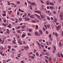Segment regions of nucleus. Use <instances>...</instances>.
Here are the masks:
<instances>
[{"instance_id":"nucleus-1","label":"nucleus","mask_w":63,"mask_h":63,"mask_svg":"<svg viewBox=\"0 0 63 63\" xmlns=\"http://www.w3.org/2000/svg\"><path fill=\"white\" fill-rule=\"evenodd\" d=\"M60 17L61 18V20H63V13L61 12L60 15Z\"/></svg>"},{"instance_id":"nucleus-2","label":"nucleus","mask_w":63,"mask_h":63,"mask_svg":"<svg viewBox=\"0 0 63 63\" xmlns=\"http://www.w3.org/2000/svg\"><path fill=\"white\" fill-rule=\"evenodd\" d=\"M22 41H21V39H18V43H19V45H22V44L21 43H22Z\"/></svg>"},{"instance_id":"nucleus-3","label":"nucleus","mask_w":63,"mask_h":63,"mask_svg":"<svg viewBox=\"0 0 63 63\" xmlns=\"http://www.w3.org/2000/svg\"><path fill=\"white\" fill-rule=\"evenodd\" d=\"M35 13H38V14H42L41 11L37 10L35 11Z\"/></svg>"},{"instance_id":"nucleus-4","label":"nucleus","mask_w":63,"mask_h":63,"mask_svg":"<svg viewBox=\"0 0 63 63\" xmlns=\"http://www.w3.org/2000/svg\"><path fill=\"white\" fill-rule=\"evenodd\" d=\"M60 27H61V26L60 25L59 26V25H58V26L56 27L57 30H59V29H60Z\"/></svg>"},{"instance_id":"nucleus-5","label":"nucleus","mask_w":63,"mask_h":63,"mask_svg":"<svg viewBox=\"0 0 63 63\" xmlns=\"http://www.w3.org/2000/svg\"><path fill=\"white\" fill-rule=\"evenodd\" d=\"M35 35L36 36H40V34L39 33L37 32H35Z\"/></svg>"},{"instance_id":"nucleus-6","label":"nucleus","mask_w":63,"mask_h":63,"mask_svg":"<svg viewBox=\"0 0 63 63\" xmlns=\"http://www.w3.org/2000/svg\"><path fill=\"white\" fill-rule=\"evenodd\" d=\"M31 5H32V6L33 5H34V6H36L35 3L34 2H33L31 4Z\"/></svg>"},{"instance_id":"nucleus-7","label":"nucleus","mask_w":63,"mask_h":63,"mask_svg":"<svg viewBox=\"0 0 63 63\" xmlns=\"http://www.w3.org/2000/svg\"><path fill=\"white\" fill-rule=\"evenodd\" d=\"M35 17V16L34 15L31 16H30V18H34Z\"/></svg>"},{"instance_id":"nucleus-8","label":"nucleus","mask_w":63,"mask_h":63,"mask_svg":"<svg viewBox=\"0 0 63 63\" xmlns=\"http://www.w3.org/2000/svg\"><path fill=\"white\" fill-rule=\"evenodd\" d=\"M39 32L41 34H43V32H42V31L41 30H39Z\"/></svg>"},{"instance_id":"nucleus-9","label":"nucleus","mask_w":63,"mask_h":63,"mask_svg":"<svg viewBox=\"0 0 63 63\" xmlns=\"http://www.w3.org/2000/svg\"><path fill=\"white\" fill-rule=\"evenodd\" d=\"M41 17L42 18V19H43L44 18V16L43 15H41Z\"/></svg>"},{"instance_id":"nucleus-10","label":"nucleus","mask_w":63,"mask_h":63,"mask_svg":"<svg viewBox=\"0 0 63 63\" xmlns=\"http://www.w3.org/2000/svg\"><path fill=\"white\" fill-rule=\"evenodd\" d=\"M46 54L47 55H48V56L49 55V53H48V52H47L46 53Z\"/></svg>"},{"instance_id":"nucleus-11","label":"nucleus","mask_w":63,"mask_h":63,"mask_svg":"<svg viewBox=\"0 0 63 63\" xmlns=\"http://www.w3.org/2000/svg\"><path fill=\"white\" fill-rule=\"evenodd\" d=\"M46 4H47V5H49L48 1H46Z\"/></svg>"},{"instance_id":"nucleus-12","label":"nucleus","mask_w":63,"mask_h":63,"mask_svg":"<svg viewBox=\"0 0 63 63\" xmlns=\"http://www.w3.org/2000/svg\"><path fill=\"white\" fill-rule=\"evenodd\" d=\"M25 27V25L24 26H22L21 27V28H22V29H24Z\"/></svg>"},{"instance_id":"nucleus-13","label":"nucleus","mask_w":63,"mask_h":63,"mask_svg":"<svg viewBox=\"0 0 63 63\" xmlns=\"http://www.w3.org/2000/svg\"><path fill=\"white\" fill-rule=\"evenodd\" d=\"M8 12V13H9V14H12V10H11L9 11Z\"/></svg>"},{"instance_id":"nucleus-14","label":"nucleus","mask_w":63,"mask_h":63,"mask_svg":"<svg viewBox=\"0 0 63 63\" xmlns=\"http://www.w3.org/2000/svg\"><path fill=\"white\" fill-rule=\"evenodd\" d=\"M30 18H26L25 20V21H27V20H30Z\"/></svg>"},{"instance_id":"nucleus-15","label":"nucleus","mask_w":63,"mask_h":63,"mask_svg":"<svg viewBox=\"0 0 63 63\" xmlns=\"http://www.w3.org/2000/svg\"><path fill=\"white\" fill-rule=\"evenodd\" d=\"M50 4L51 5H54V4H53L52 2H50Z\"/></svg>"},{"instance_id":"nucleus-16","label":"nucleus","mask_w":63,"mask_h":63,"mask_svg":"<svg viewBox=\"0 0 63 63\" xmlns=\"http://www.w3.org/2000/svg\"><path fill=\"white\" fill-rule=\"evenodd\" d=\"M11 19L12 20V21H15V19L13 18H11Z\"/></svg>"},{"instance_id":"nucleus-17","label":"nucleus","mask_w":63,"mask_h":63,"mask_svg":"<svg viewBox=\"0 0 63 63\" xmlns=\"http://www.w3.org/2000/svg\"><path fill=\"white\" fill-rule=\"evenodd\" d=\"M36 43L38 45V46H40V45H40V44L39 43V42L38 41H37Z\"/></svg>"},{"instance_id":"nucleus-18","label":"nucleus","mask_w":63,"mask_h":63,"mask_svg":"<svg viewBox=\"0 0 63 63\" xmlns=\"http://www.w3.org/2000/svg\"><path fill=\"white\" fill-rule=\"evenodd\" d=\"M55 36H56V37H57L58 36V34L57 33H56L55 34Z\"/></svg>"},{"instance_id":"nucleus-19","label":"nucleus","mask_w":63,"mask_h":63,"mask_svg":"<svg viewBox=\"0 0 63 63\" xmlns=\"http://www.w3.org/2000/svg\"><path fill=\"white\" fill-rule=\"evenodd\" d=\"M30 7L31 10H32V7L31 5H30Z\"/></svg>"},{"instance_id":"nucleus-20","label":"nucleus","mask_w":63,"mask_h":63,"mask_svg":"<svg viewBox=\"0 0 63 63\" xmlns=\"http://www.w3.org/2000/svg\"><path fill=\"white\" fill-rule=\"evenodd\" d=\"M44 5H43L42 7V10H44Z\"/></svg>"},{"instance_id":"nucleus-21","label":"nucleus","mask_w":63,"mask_h":63,"mask_svg":"<svg viewBox=\"0 0 63 63\" xmlns=\"http://www.w3.org/2000/svg\"><path fill=\"white\" fill-rule=\"evenodd\" d=\"M25 36V34H23L22 36V37H23V38H24Z\"/></svg>"},{"instance_id":"nucleus-22","label":"nucleus","mask_w":63,"mask_h":63,"mask_svg":"<svg viewBox=\"0 0 63 63\" xmlns=\"http://www.w3.org/2000/svg\"><path fill=\"white\" fill-rule=\"evenodd\" d=\"M53 48H54L55 50H56V47H55V46H53Z\"/></svg>"},{"instance_id":"nucleus-23","label":"nucleus","mask_w":63,"mask_h":63,"mask_svg":"<svg viewBox=\"0 0 63 63\" xmlns=\"http://www.w3.org/2000/svg\"><path fill=\"white\" fill-rule=\"evenodd\" d=\"M3 48H4L2 47H0V49L1 50H3Z\"/></svg>"},{"instance_id":"nucleus-24","label":"nucleus","mask_w":63,"mask_h":63,"mask_svg":"<svg viewBox=\"0 0 63 63\" xmlns=\"http://www.w3.org/2000/svg\"><path fill=\"white\" fill-rule=\"evenodd\" d=\"M36 51H37V50L36 49H35L34 50V53H36Z\"/></svg>"},{"instance_id":"nucleus-25","label":"nucleus","mask_w":63,"mask_h":63,"mask_svg":"<svg viewBox=\"0 0 63 63\" xmlns=\"http://www.w3.org/2000/svg\"><path fill=\"white\" fill-rule=\"evenodd\" d=\"M7 4H8V5L9 6H10V2L8 1L7 2Z\"/></svg>"},{"instance_id":"nucleus-26","label":"nucleus","mask_w":63,"mask_h":63,"mask_svg":"<svg viewBox=\"0 0 63 63\" xmlns=\"http://www.w3.org/2000/svg\"><path fill=\"white\" fill-rule=\"evenodd\" d=\"M50 8L51 9V10H52L53 9V7H52V6H50Z\"/></svg>"},{"instance_id":"nucleus-27","label":"nucleus","mask_w":63,"mask_h":63,"mask_svg":"<svg viewBox=\"0 0 63 63\" xmlns=\"http://www.w3.org/2000/svg\"><path fill=\"white\" fill-rule=\"evenodd\" d=\"M24 48L26 50H27V47H25Z\"/></svg>"},{"instance_id":"nucleus-28","label":"nucleus","mask_w":63,"mask_h":63,"mask_svg":"<svg viewBox=\"0 0 63 63\" xmlns=\"http://www.w3.org/2000/svg\"><path fill=\"white\" fill-rule=\"evenodd\" d=\"M36 55L37 56H39V54H38V52H37L36 53Z\"/></svg>"},{"instance_id":"nucleus-29","label":"nucleus","mask_w":63,"mask_h":63,"mask_svg":"<svg viewBox=\"0 0 63 63\" xmlns=\"http://www.w3.org/2000/svg\"><path fill=\"white\" fill-rule=\"evenodd\" d=\"M35 16H37V17H39L40 16H39L37 14H35Z\"/></svg>"},{"instance_id":"nucleus-30","label":"nucleus","mask_w":63,"mask_h":63,"mask_svg":"<svg viewBox=\"0 0 63 63\" xmlns=\"http://www.w3.org/2000/svg\"><path fill=\"white\" fill-rule=\"evenodd\" d=\"M2 25H3V26H6V24H4V23H2Z\"/></svg>"},{"instance_id":"nucleus-31","label":"nucleus","mask_w":63,"mask_h":63,"mask_svg":"<svg viewBox=\"0 0 63 63\" xmlns=\"http://www.w3.org/2000/svg\"><path fill=\"white\" fill-rule=\"evenodd\" d=\"M18 33H20V30H18L17 31Z\"/></svg>"},{"instance_id":"nucleus-32","label":"nucleus","mask_w":63,"mask_h":63,"mask_svg":"<svg viewBox=\"0 0 63 63\" xmlns=\"http://www.w3.org/2000/svg\"><path fill=\"white\" fill-rule=\"evenodd\" d=\"M32 23H35V22H36V21H34V20H33L32 21Z\"/></svg>"},{"instance_id":"nucleus-33","label":"nucleus","mask_w":63,"mask_h":63,"mask_svg":"<svg viewBox=\"0 0 63 63\" xmlns=\"http://www.w3.org/2000/svg\"><path fill=\"white\" fill-rule=\"evenodd\" d=\"M3 16H6V14H3Z\"/></svg>"},{"instance_id":"nucleus-34","label":"nucleus","mask_w":63,"mask_h":63,"mask_svg":"<svg viewBox=\"0 0 63 63\" xmlns=\"http://www.w3.org/2000/svg\"><path fill=\"white\" fill-rule=\"evenodd\" d=\"M43 31H46V29H45V27H43Z\"/></svg>"},{"instance_id":"nucleus-35","label":"nucleus","mask_w":63,"mask_h":63,"mask_svg":"<svg viewBox=\"0 0 63 63\" xmlns=\"http://www.w3.org/2000/svg\"><path fill=\"white\" fill-rule=\"evenodd\" d=\"M31 31H32V29H30L29 30V32H31Z\"/></svg>"},{"instance_id":"nucleus-36","label":"nucleus","mask_w":63,"mask_h":63,"mask_svg":"<svg viewBox=\"0 0 63 63\" xmlns=\"http://www.w3.org/2000/svg\"><path fill=\"white\" fill-rule=\"evenodd\" d=\"M3 63H6V61L4 60L3 62Z\"/></svg>"},{"instance_id":"nucleus-37","label":"nucleus","mask_w":63,"mask_h":63,"mask_svg":"<svg viewBox=\"0 0 63 63\" xmlns=\"http://www.w3.org/2000/svg\"><path fill=\"white\" fill-rule=\"evenodd\" d=\"M49 37L50 38H51V34H49Z\"/></svg>"},{"instance_id":"nucleus-38","label":"nucleus","mask_w":63,"mask_h":63,"mask_svg":"<svg viewBox=\"0 0 63 63\" xmlns=\"http://www.w3.org/2000/svg\"><path fill=\"white\" fill-rule=\"evenodd\" d=\"M17 3L19 4V3H20V1H17Z\"/></svg>"},{"instance_id":"nucleus-39","label":"nucleus","mask_w":63,"mask_h":63,"mask_svg":"<svg viewBox=\"0 0 63 63\" xmlns=\"http://www.w3.org/2000/svg\"><path fill=\"white\" fill-rule=\"evenodd\" d=\"M16 42L15 41H13V44H16Z\"/></svg>"},{"instance_id":"nucleus-40","label":"nucleus","mask_w":63,"mask_h":63,"mask_svg":"<svg viewBox=\"0 0 63 63\" xmlns=\"http://www.w3.org/2000/svg\"><path fill=\"white\" fill-rule=\"evenodd\" d=\"M38 28V26L37 25H36V29H37Z\"/></svg>"},{"instance_id":"nucleus-41","label":"nucleus","mask_w":63,"mask_h":63,"mask_svg":"<svg viewBox=\"0 0 63 63\" xmlns=\"http://www.w3.org/2000/svg\"><path fill=\"white\" fill-rule=\"evenodd\" d=\"M61 57H63V55L62 53H61Z\"/></svg>"},{"instance_id":"nucleus-42","label":"nucleus","mask_w":63,"mask_h":63,"mask_svg":"<svg viewBox=\"0 0 63 63\" xmlns=\"http://www.w3.org/2000/svg\"><path fill=\"white\" fill-rule=\"evenodd\" d=\"M58 56L59 57H60L61 56H60V54H58Z\"/></svg>"},{"instance_id":"nucleus-43","label":"nucleus","mask_w":63,"mask_h":63,"mask_svg":"<svg viewBox=\"0 0 63 63\" xmlns=\"http://www.w3.org/2000/svg\"><path fill=\"white\" fill-rule=\"evenodd\" d=\"M7 27H9V28H11V26H9V25H8L7 26Z\"/></svg>"},{"instance_id":"nucleus-44","label":"nucleus","mask_w":63,"mask_h":63,"mask_svg":"<svg viewBox=\"0 0 63 63\" xmlns=\"http://www.w3.org/2000/svg\"><path fill=\"white\" fill-rule=\"evenodd\" d=\"M47 27L48 28H49V25H47Z\"/></svg>"},{"instance_id":"nucleus-45","label":"nucleus","mask_w":63,"mask_h":63,"mask_svg":"<svg viewBox=\"0 0 63 63\" xmlns=\"http://www.w3.org/2000/svg\"><path fill=\"white\" fill-rule=\"evenodd\" d=\"M44 26L46 28V29H47V26L46 25H44Z\"/></svg>"},{"instance_id":"nucleus-46","label":"nucleus","mask_w":63,"mask_h":63,"mask_svg":"<svg viewBox=\"0 0 63 63\" xmlns=\"http://www.w3.org/2000/svg\"><path fill=\"white\" fill-rule=\"evenodd\" d=\"M61 8V6H59L58 7L59 10H60Z\"/></svg>"},{"instance_id":"nucleus-47","label":"nucleus","mask_w":63,"mask_h":63,"mask_svg":"<svg viewBox=\"0 0 63 63\" xmlns=\"http://www.w3.org/2000/svg\"><path fill=\"white\" fill-rule=\"evenodd\" d=\"M46 44L47 45H49V44H48V42H47L46 43Z\"/></svg>"},{"instance_id":"nucleus-48","label":"nucleus","mask_w":63,"mask_h":63,"mask_svg":"<svg viewBox=\"0 0 63 63\" xmlns=\"http://www.w3.org/2000/svg\"><path fill=\"white\" fill-rule=\"evenodd\" d=\"M38 17L39 19H41V17H40V16Z\"/></svg>"},{"instance_id":"nucleus-49","label":"nucleus","mask_w":63,"mask_h":63,"mask_svg":"<svg viewBox=\"0 0 63 63\" xmlns=\"http://www.w3.org/2000/svg\"><path fill=\"white\" fill-rule=\"evenodd\" d=\"M61 43H59V46L60 47H61Z\"/></svg>"},{"instance_id":"nucleus-50","label":"nucleus","mask_w":63,"mask_h":63,"mask_svg":"<svg viewBox=\"0 0 63 63\" xmlns=\"http://www.w3.org/2000/svg\"><path fill=\"white\" fill-rule=\"evenodd\" d=\"M45 61L47 63H48V61L47 59L45 60Z\"/></svg>"},{"instance_id":"nucleus-51","label":"nucleus","mask_w":63,"mask_h":63,"mask_svg":"<svg viewBox=\"0 0 63 63\" xmlns=\"http://www.w3.org/2000/svg\"><path fill=\"white\" fill-rule=\"evenodd\" d=\"M45 57L46 58H47V59H48V58H49L47 56H45Z\"/></svg>"},{"instance_id":"nucleus-52","label":"nucleus","mask_w":63,"mask_h":63,"mask_svg":"<svg viewBox=\"0 0 63 63\" xmlns=\"http://www.w3.org/2000/svg\"><path fill=\"white\" fill-rule=\"evenodd\" d=\"M46 33L47 34H48V31H47L46 32Z\"/></svg>"},{"instance_id":"nucleus-53","label":"nucleus","mask_w":63,"mask_h":63,"mask_svg":"<svg viewBox=\"0 0 63 63\" xmlns=\"http://www.w3.org/2000/svg\"><path fill=\"white\" fill-rule=\"evenodd\" d=\"M10 31H7V33L8 34H10Z\"/></svg>"},{"instance_id":"nucleus-54","label":"nucleus","mask_w":63,"mask_h":63,"mask_svg":"<svg viewBox=\"0 0 63 63\" xmlns=\"http://www.w3.org/2000/svg\"><path fill=\"white\" fill-rule=\"evenodd\" d=\"M21 63H24V62L22 60L21 62Z\"/></svg>"},{"instance_id":"nucleus-55","label":"nucleus","mask_w":63,"mask_h":63,"mask_svg":"<svg viewBox=\"0 0 63 63\" xmlns=\"http://www.w3.org/2000/svg\"><path fill=\"white\" fill-rule=\"evenodd\" d=\"M47 19L48 20H50V18H49V17H47Z\"/></svg>"},{"instance_id":"nucleus-56","label":"nucleus","mask_w":63,"mask_h":63,"mask_svg":"<svg viewBox=\"0 0 63 63\" xmlns=\"http://www.w3.org/2000/svg\"><path fill=\"white\" fill-rule=\"evenodd\" d=\"M12 51H13V50H14V51H15V49H14V48H13L12 49Z\"/></svg>"},{"instance_id":"nucleus-57","label":"nucleus","mask_w":63,"mask_h":63,"mask_svg":"<svg viewBox=\"0 0 63 63\" xmlns=\"http://www.w3.org/2000/svg\"><path fill=\"white\" fill-rule=\"evenodd\" d=\"M51 58H49V62H50V61H51Z\"/></svg>"},{"instance_id":"nucleus-58","label":"nucleus","mask_w":63,"mask_h":63,"mask_svg":"<svg viewBox=\"0 0 63 63\" xmlns=\"http://www.w3.org/2000/svg\"><path fill=\"white\" fill-rule=\"evenodd\" d=\"M31 57L32 59H34V57L33 56H32Z\"/></svg>"},{"instance_id":"nucleus-59","label":"nucleus","mask_w":63,"mask_h":63,"mask_svg":"<svg viewBox=\"0 0 63 63\" xmlns=\"http://www.w3.org/2000/svg\"><path fill=\"white\" fill-rule=\"evenodd\" d=\"M19 28H20V26H19L17 27V29H19Z\"/></svg>"},{"instance_id":"nucleus-60","label":"nucleus","mask_w":63,"mask_h":63,"mask_svg":"<svg viewBox=\"0 0 63 63\" xmlns=\"http://www.w3.org/2000/svg\"><path fill=\"white\" fill-rule=\"evenodd\" d=\"M53 13H54V14L55 15V14H56V12H55V11H54Z\"/></svg>"},{"instance_id":"nucleus-61","label":"nucleus","mask_w":63,"mask_h":63,"mask_svg":"<svg viewBox=\"0 0 63 63\" xmlns=\"http://www.w3.org/2000/svg\"><path fill=\"white\" fill-rule=\"evenodd\" d=\"M51 20H53V17H51Z\"/></svg>"},{"instance_id":"nucleus-62","label":"nucleus","mask_w":63,"mask_h":63,"mask_svg":"<svg viewBox=\"0 0 63 63\" xmlns=\"http://www.w3.org/2000/svg\"><path fill=\"white\" fill-rule=\"evenodd\" d=\"M56 21H57V20H56V19L54 20V22H56Z\"/></svg>"},{"instance_id":"nucleus-63","label":"nucleus","mask_w":63,"mask_h":63,"mask_svg":"<svg viewBox=\"0 0 63 63\" xmlns=\"http://www.w3.org/2000/svg\"><path fill=\"white\" fill-rule=\"evenodd\" d=\"M49 39L50 40H51V41H52V39L51 37Z\"/></svg>"},{"instance_id":"nucleus-64","label":"nucleus","mask_w":63,"mask_h":63,"mask_svg":"<svg viewBox=\"0 0 63 63\" xmlns=\"http://www.w3.org/2000/svg\"><path fill=\"white\" fill-rule=\"evenodd\" d=\"M62 36H63V32H62Z\"/></svg>"}]
</instances>
